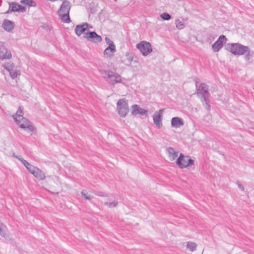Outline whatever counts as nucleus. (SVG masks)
<instances>
[{
    "instance_id": "nucleus-1",
    "label": "nucleus",
    "mask_w": 254,
    "mask_h": 254,
    "mask_svg": "<svg viewBox=\"0 0 254 254\" xmlns=\"http://www.w3.org/2000/svg\"><path fill=\"white\" fill-rule=\"evenodd\" d=\"M71 6V3L69 1L64 0L57 11L61 19L64 23H69L71 21L69 17Z\"/></svg>"
},
{
    "instance_id": "nucleus-2",
    "label": "nucleus",
    "mask_w": 254,
    "mask_h": 254,
    "mask_svg": "<svg viewBox=\"0 0 254 254\" xmlns=\"http://www.w3.org/2000/svg\"><path fill=\"white\" fill-rule=\"evenodd\" d=\"M226 50L236 56L244 55L247 51L248 46L240 43H228L225 46Z\"/></svg>"
},
{
    "instance_id": "nucleus-3",
    "label": "nucleus",
    "mask_w": 254,
    "mask_h": 254,
    "mask_svg": "<svg viewBox=\"0 0 254 254\" xmlns=\"http://www.w3.org/2000/svg\"><path fill=\"white\" fill-rule=\"evenodd\" d=\"M102 74L104 78L112 84L122 82L121 76L116 72L111 70H105Z\"/></svg>"
},
{
    "instance_id": "nucleus-4",
    "label": "nucleus",
    "mask_w": 254,
    "mask_h": 254,
    "mask_svg": "<svg viewBox=\"0 0 254 254\" xmlns=\"http://www.w3.org/2000/svg\"><path fill=\"white\" fill-rule=\"evenodd\" d=\"M194 163V161L190 158L189 156H184L182 153L180 154L176 161L177 165L181 169L191 166L193 165Z\"/></svg>"
},
{
    "instance_id": "nucleus-5",
    "label": "nucleus",
    "mask_w": 254,
    "mask_h": 254,
    "mask_svg": "<svg viewBox=\"0 0 254 254\" xmlns=\"http://www.w3.org/2000/svg\"><path fill=\"white\" fill-rule=\"evenodd\" d=\"M117 107L120 116L126 117L129 111L127 100L126 99H120L117 103Z\"/></svg>"
},
{
    "instance_id": "nucleus-6",
    "label": "nucleus",
    "mask_w": 254,
    "mask_h": 254,
    "mask_svg": "<svg viewBox=\"0 0 254 254\" xmlns=\"http://www.w3.org/2000/svg\"><path fill=\"white\" fill-rule=\"evenodd\" d=\"M198 82H196L195 84L197 89V94L200 96V99L206 100L209 98L210 94L208 92V87L204 83H201L197 88Z\"/></svg>"
},
{
    "instance_id": "nucleus-7",
    "label": "nucleus",
    "mask_w": 254,
    "mask_h": 254,
    "mask_svg": "<svg viewBox=\"0 0 254 254\" xmlns=\"http://www.w3.org/2000/svg\"><path fill=\"white\" fill-rule=\"evenodd\" d=\"M136 47L144 56H147L152 51L150 43L145 41L140 42Z\"/></svg>"
},
{
    "instance_id": "nucleus-8",
    "label": "nucleus",
    "mask_w": 254,
    "mask_h": 254,
    "mask_svg": "<svg viewBox=\"0 0 254 254\" xmlns=\"http://www.w3.org/2000/svg\"><path fill=\"white\" fill-rule=\"evenodd\" d=\"M8 4L9 8L5 12L6 13H9L12 12H24L26 10L25 7L20 5L16 2H10Z\"/></svg>"
},
{
    "instance_id": "nucleus-9",
    "label": "nucleus",
    "mask_w": 254,
    "mask_h": 254,
    "mask_svg": "<svg viewBox=\"0 0 254 254\" xmlns=\"http://www.w3.org/2000/svg\"><path fill=\"white\" fill-rule=\"evenodd\" d=\"M15 122L22 128L28 129L31 131H33L35 130L34 127L31 125L30 121L25 118L15 120Z\"/></svg>"
},
{
    "instance_id": "nucleus-10",
    "label": "nucleus",
    "mask_w": 254,
    "mask_h": 254,
    "mask_svg": "<svg viewBox=\"0 0 254 254\" xmlns=\"http://www.w3.org/2000/svg\"><path fill=\"white\" fill-rule=\"evenodd\" d=\"M164 111L163 109H160L158 111L155 112L153 116L154 124L159 129L162 127V118Z\"/></svg>"
},
{
    "instance_id": "nucleus-11",
    "label": "nucleus",
    "mask_w": 254,
    "mask_h": 254,
    "mask_svg": "<svg viewBox=\"0 0 254 254\" xmlns=\"http://www.w3.org/2000/svg\"><path fill=\"white\" fill-rule=\"evenodd\" d=\"M11 58V53L10 51L7 49L3 43L0 42V60H7Z\"/></svg>"
},
{
    "instance_id": "nucleus-12",
    "label": "nucleus",
    "mask_w": 254,
    "mask_h": 254,
    "mask_svg": "<svg viewBox=\"0 0 254 254\" xmlns=\"http://www.w3.org/2000/svg\"><path fill=\"white\" fill-rule=\"evenodd\" d=\"M85 38L89 41L93 43H99L102 41L101 36L98 35L94 31L88 32L86 33Z\"/></svg>"
},
{
    "instance_id": "nucleus-13",
    "label": "nucleus",
    "mask_w": 254,
    "mask_h": 254,
    "mask_svg": "<svg viewBox=\"0 0 254 254\" xmlns=\"http://www.w3.org/2000/svg\"><path fill=\"white\" fill-rule=\"evenodd\" d=\"M227 38L224 35H221L217 40L212 45V48L215 52H218L223 47V43L226 42Z\"/></svg>"
},
{
    "instance_id": "nucleus-14",
    "label": "nucleus",
    "mask_w": 254,
    "mask_h": 254,
    "mask_svg": "<svg viewBox=\"0 0 254 254\" xmlns=\"http://www.w3.org/2000/svg\"><path fill=\"white\" fill-rule=\"evenodd\" d=\"M131 114L134 116L140 114L142 116H146L147 115V111L140 108L137 105H134L132 106Z\"/></svg>"
},
{
    "instance_id": "nucleus-15",
    "label": "nucleus",
    "mask_w": 254,
    "mask_h": 254,
    "mask_svg": "<svg viewBox=\"0 0 254 254\" xmlns=\"http://www.w3.org/2000/svg\"><path fill=\"white\" fill-rule=\"evenodd\" d=\"M2 27L6 31L11 32L14 28V24L10 20L4 19L3 21Z\"/></svg>"
},
{
    "instance_id": "nucleus-16",
    "label": "nucleus",
    "mask_w": 254,
    "mask_h": 254,
    "mask_svg": "<svg viewBox=\"0 0 254 254\" xmlns=\"http://www.w3.org/2000/svg\"><path fill=\"white\" fill-rule=\"evenodd\" d=\"M89 24L87 23H83L81 25H77L75 28V33L78 36H80L88 28Z\"/></svg>"
},
{
    "instance_id": "nucleus-17",
    "label": "nucleus",
    "mask_w": 254,
    "mask_h": 254,
    "mask_svg": "<svg viewBox=\"0 0 254 254\" xmlns=\"http://www.w3.org/2000/svg\"><path fill=\"white\" fill-rule=\"evenodd\" d=\"M171 126L173 127L178 128L184 125V121L182 118L179 117H174L172 119Z\"/></svg>"
},
{
    "instance_id": "nucleus-18",
    "label": "nucleus",
    "mask_w": 254,
    "mask_h": 254,
    "mask_svg": "<svg viewBox=\"0 0 254 254\" xmlns=\"http://www.w3.org/2000/svg\"><path fill=\"white\" fill-rule=\"evenodd\" d=\"M3 67L9 71L12 79H15L17 77V75H18V72L17 71L12 69V64L8 65L5 64L3 65Z\"/></svg>"
},
{
    "instance_id": "nucleus-19",
    "label": "nucleus",
    "mask_w": 254,
    "mask_h": 254,
    "mask_svg": "<svg viewBox=\"0 0 254 254\" xmlns=\"http://www.w3.org/2000/svg\"><path fill=\"white\" fill-rule=\"evenodd\" d=\"M116 51V48H114L113 46H111V47H108L104 50V55L108 58H111L113 57L114 54Z\"/></svg>"
},
{
    "instance_id": "nucleus-20",
    "label": "nucleus",
    "mask_w": 254,
    "mask_h": 254,
    "mask_svg": "<svg viewBox=\"0 0 254 254\" xmlns=\"http://www.w3.org/2000/svg\"><path fill=\"white\" fill-rule=\"evenodd\" d=\"M33 175L39 180H43L46 177L45 173L38 168L35 171Z\"/></svg>"
},
{
    "instance_id": "nucleus-21",
    "label": "nucleus",
    "mask_w": 254,
    "mask_h": 254,
    "mask_svg": "<svg viewBox=\"0 0 254 254\" xmlns=\"http://www.w3.org/2000/svg\"><path fill=\"white\" fill-rule=\"evenodd\" d=\"M167 151L169 154V157L172 159L174 160L178 155V152L176 151L174 148L172 147H168Z\"/></svg>"
},
{
    "instance_id": "nucleus-22",
    "label": "nucleus",
    "mask_w": 254,
    "mask_h": 254,
    "mask_svg": "<svg viewBox=\"0 0 254 254\" xmlns=\"http://www.w3.org/2000/svg\"><path fill=\"white\" fill-rule=\"evenodd\" d=\"M23 111L21 107H19L15 115L13 116V119L17 120L24 118L23 117Z\"/></svg>"
},
{
    "instance_id": "nucleus-23",
    "label": "nucleus",
    "mask_w": 254,
    "mask_h": 254,
    "mask_svg": "<svg viewBox=\"0 0 254 254\" xmlns=\"http://www.w3.org/2000/svg\"><path fill=\"white\" fill-rule=\"evenodd\" d=\"M20 3L29 6H36V3L33 0H21Z\"/></svg>"
},
{
    "instance_id": "nucleus-24",
    "label": "nucleus",
    "mask_w": 254,
    "mask_h": 254,
    "mask_svg": "<svg viewBox=\"0 0 254 254\" xmlns=\"http://www.w3.org/2000/svg\"><path fill=\"white\" fill-rule=\"evenodd\" d=\"M187 248L189 249L191 252H193L196 250L197 245L196 243L192 242H188L187 244Z\"/></svg>"
},
{
    "instance_id": "nucleus-25",
    "label": "nucleus",
    "mask_w": 254,
    "mask_h": 254,
    "mask_svg": "<svg viewBox=\"0 0 254 254\" xmlns=\"http://www.w3.org/2000/svg\"><path fill=\"white\" fill-rule=\"evenodd\" d=\"M81 196L85 199L90 200L92 198V196L89 194L86 190H82L81 192Z\"/></svg>"
},
{
    "instance_id": "nucleus-26",
    "label": "nucleus",
    "mask_w": 254,
    "mask_h": 254,
    "mask_svg": "<svg viewBox=\"0 0 254 254\" xmlns=\"http://www.w3.org/2000/svg\"><path fill=\"white\" fill-rule=\"evenodd\" d=\"M253 54V52H252L250 51L249 47L248 46L247 51L246 52H245V54H246L245 56V60H247V61L250 60V59H251Z\"/></svg>"
},
{
    "instance_id": "nucleus-27",
    "label": "nucleus",
    "mask_w": 254,
    "mask_h": 254,
    "mask_svg": "<svg viewBox=\"0 0 254 254\" xmlns=\"http://www.w3.org/2000/svg\"><path fill=\"white\" fill-rule=\"evenodd\" d=\"M175 23L177 28L181 30L185 27V25L183 22L180 21L179 19L176 20Z\"/></svg>"
},
{
    "instance_id": "nucleus-28",
    "label": "nucleus",
    "mask_w": 254,
    "mask_h": 254,
    "mask_svg": "<svg viewBox=\"0 0 254 254\" xmlns=\"http://www.w3.org/2000/svg\"><path fill=\"white\" fill-rule=\"evenodd\" d=\"M160 17L164 20H169L171 19V16L168 13L164 12L160 15Z\"/></svg>"
},
{
    "instance_id": "nucleus-29",
    "label": "nucleus",
    "mask_w": 254,
    "mask_h": 254,
    "mask_svg": "<svg viewBox=\"0 0 254 254\" xmlns=\"http://www.w3.org/2000/svg\"><path fill=\"white\" fill-rule=\"evenodd\" d=\"M201 101L203 105L205 107V108L207 110H210V105L209 104V98H207L206 100H203V99H201Z\"/></svg>"
},
{
    "instance_id": "nucleus-30",
    "label": "nucleus",
    "mask_w": 254,
    "mask_h": 254,
    "mask_svg": "<svg viewBox=\"0 0 254 254\" xmlns=\"http://www.w3.org/2000/svg\"><path fill=\"white\" fill-rule=\"evenodd\" d=\"M201 101L203 105L205 107V108L207 110H210V105L209 104V98H207L206 100H203V99H201Z\"/></svg>"
},
{
    "instance_id": "nucleus-31",
    "label": "nucleus",
    "mask_w": 254,
    "mask_h": 254,
    "mask_svg": "<svg viewBox=\"0 0 254 254\" xmlns=\"http://www.w3.org/2000/svg\"><path fill=\"white\" fill-rule=\"evenodd\" d=\"M26 168L29 172V173L33 175L35 171L36 170V169H37V167H36L30 164L29 166H28V167L27 166Z\"/></svg>"
},
{
    "instance_id": "nucleus-32",
    "label": "nucleus",
    "mask_w": 254,
    "mask_h": 254,
    "mask_svg": "<svg viewBox=\"0 0 254 254\" xmlns=\"http://www.w3.org/2000/svg\"><path fill=\"white\" fill-rule=\"evenodd\" d=\"M105 41H106L107 44H108L109 45L108 47H111V46H113L114 48H116V46H115L114 42L112 40H111L110 39V38H109L108 37H106Z\"/></svg>"
},
{
    "instance_id": "nucleus-33",
    "label": "nucleus",
    "mask_w": 254,
    "mask_h": 254,
    "mask_svg": "<svg viewBox=\"0 0 254 254\" xmlns=\"http://www.w3.org/2000/svg\"><path fill=\"white\" fill-rule=\"evenodd\" d=\"M106 205H108L109 207H114L116 206L117 202L114 200L113 202H106L105 203Z\"/></svg>"
},
{
    "instance_id": "nucleus-34",
    "label": "nucleus",
    "mask_w": 254,
    "mask_h": 254,
    "mask_svg": "<svg viewBox=\"0 0 254 254\" xmlns=\"http://www.w3.org/2000/svg\"><path fill=\"white\" fill-rule=\"evenodd\" d=\"M21 163L23 164V165L27 168V166L28 167L29 166L30 163L27 162L25 160L23 159L21 160Z\"/></svg>"
},
{
    "instance_id": "nucleus-35",
    "label": "nucleus",
    "mask_w": 254,
    "mask_h": 254,
    "mask_svg": "<svg viewBox=\"0 0 254 254\" xmlns=\"http://www.w3.org/2000/svg\"><path fill=\"white\" fill-rule=\"evenodd\" d=\"M237 184L238 185V188L242 191H244V187L240 183H239V182H237Z\"/></svg>"
},
{
    "instance_id": "nucleus-36",
    "label": "nucleus",
    "mask_w": 254,
    "mask_h": 254,
    "mask_svg": "<svg viewBox=\"0 0 254 254\" xmlns=\"http://www.w3.org/2000/svg\"><path fill=\"white\" fill-rule=\"evenodd\" d=\"M0 235L1 236H2V237H5L6 236V234L4 232V231H3L1 228V227L0 226Z\"/></svg>"
},
{
    "instance_id": "nucleus-37",
    "label": "nucleus",
    "mask_w": 254,
    "mask_h": 254,
    "mask_svg": "<svg viewBox=\"0 0 254 254\" xmlns=\"http://www.w3.org/2000/svg\"><path fill=\"white\" fill-rule=\"evenodd\" d=\"M13 156L15 158H16V159H17L18 160H19L21 162V160L24 159L22 158H21L20 156L13 155Z\"/></svg>"
}]
</instances>
